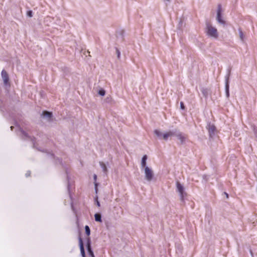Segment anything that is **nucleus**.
I'll return each mask as SVG.
<instances>
[{
  "label": "nucleus",
  "mask_w": 257,
  "mask_h": 257,
  "mask_svg": "<svg viewBox=\"0 0 257 257\" xmlns=\"http://www.w3.org/2000/svg\"><path fill=\"white\" fill-rule=\"evenodd\" d=\"M99 164H100V166L102 168L103 172H107V168H106V165L104 164V163H103V162H100Z\"/></svg>",
  "instance_id": "13"
},
{
  "label": "nucleus",
  "mask_w": 257,
  "mask_h": 257,
  "mask_svg": "<svg viewBox=\"0 0 257 257\" xmlns=\"http://www.w3.org/2000/svg\"><path fill=\"white\" fill-rule=\"evenodd\" d=\"M207 33L208 35L214 38H217L218 33L217 30L215 28L211 26H208L207 27Z\"/></svg>",
  "instance_id": "1"
},
{
  "label": "nucleus",
  "mask_w": 257,
  "mask_h": 257,
  "mask_svg": "<svg viewBox=\"0 0 257 257\" xmlns=\"http://www.w3.org/2000/svg\"><path fill=\"white\" fill-rule=\"evenodd\" d=\"M98 93L101 96H104L105 94V91L103 89L100 90L98 92Z\"/></svg>",
  "instance_id": "16"
},
{
  "label": "nucleus",
  "mask_w": 257,
  "mask_h": 257,
  "mask_svg": "<svg viewBox=\"0 0 257 257\" xmlns=\"http://www.w3.org/2000/svg\"><path fill=\"white\" fill-rule=\"evenodd\" d=\"M27 15L30 17H32L33 16V12L32 11H29L27 12Z\"/></svg>",
  "instance_id": "18"
},
{
  "label": "nucleus",
  "mask_w": 257,
  "mask_h": 257,
  "mask_svg": "<svg viewBox=\"0 0 257 257\" xmlns=\"http://www.w3.org/2000/svg\"><path fill=\"white\" fill-rule=\"evenodd\" d=\"M93 177H94V180L95 181H96V179H97V176H96V175H95H95H94Z\"/></svg>",
  "instance_id": "20"
},
{
  "label": "nucleus",
  "mask_w": 257,
  "mask_h": 257,
  "mask_svg": "<svg viewBox=\"0 0 257 257\" xmlns=\"http://www.w3.org/2000/svg\"><path fill=\"white\" fill-rule=\"evenodd\" d=\"M79 243L81 253L83 256H85V251L83 246V243L82 238L80 237L79 238Z\"/></svg>",
  "instance_id": "7"
},
{
  "label": "nucleus",
  "mask_w": 257,
  "mask_h": 257,
  "mask_svg": "<svg viewBox=\"0 0 257 257\" xmlns=\"http://www.w3.org/2000/svg\"><path fill=\"white\" fill-rule=\"evenodd\" d=\"M224 194H225V196H226V198H228V194L226 193V192H224Z\"/></svg>",
  "instance_id": "21"
},
{
  "label": "nucleus",
  "mask_w": 257,
  "mask_h": 257,
  "mask_svg": "<svg viewBox=\"0 0 257 257\" xmlns=\"http://www.w3.org/2000/svg\"><path fill=\"white\" fill-rule=\"evenodd\" d=\"M147 159V155H144L142 158V166L143 167H146V160Z\"/></svg>",
  "instance_id": "11"
},
{
  "label": "nucleus",
  "mask_w": 257,
  "mask_h": 257,
  "mask_svg": "<svg viewBox=\"0 0 257 257\" xmlns=\"http://www.w3.org/2000/svg\"><path fill=\"white\" fill-rule=\"evenodd\" d=\"M155 134L158 136H161L162 135L161 133L158 130H155Z\"/></svg>",
  "instance_id": "17"
},
{
  "label": "nucleus",
  "mask_w": 257,
  "mask_h": 257,
  "mask_svg": "<svg viewBox=\"0 0 257 257\" xmlns=\"http://www.w3.org/2000/svg\"><path fill=\"white\" fill-rule=\"evenodd\" d=\"M87 248L89 255L91 256V257H95L93 251L92 250L91 248L90 240L89 238H88L87 240Z\"/></svg>",
  "instance_id": "5"
},
{
  "label": "nucleus",
  "mask_w": 257,
  "mask_h": 257,
  "mask_svg": "<svg viewBox=\"0 0 257 257\" xmlns=\"http://www.w3.org/2000/svg\"><path fill=\"white\" fill-rule=\"evenodd\" d=\"M176 186H177V189L178 192L180 194L182 198H183V193H184V187L179 182H177Z\"/></svg>",
  "instance_id": "6"
},
{
  "label": "nucleus",
  "mask_w": 257,
  "mask_h": 257,
  "mask_svg": "<svg viewBox=\"0 0 257 257\" xmlns=\"http://www.w3.org/2000/svg\"><path fill=\"white\" fill-rule=\"evenodd\" d=\"M239 37H240V39L241 40V41H243L244 36L243 32L241 31H239Z\"/></svg>",
  "instance_id": "15"
},
{
  "label": "nucleus",
  "mask_w": 257,
  "mask_h": 257,
  "mask_svg": "<svg viewBox=\"0 0 257 257\" xmlns=\"http://www.w3.org/2000/svg\"><path fill=\"white\" fill-rule=\"evenodd\" d=\"M97 206H98V207H99V206H100V203H99V202L98 201H97Z\"/></svg>",
  "instance_id": "22"
},
{
  "label": "nucleus",
  "mask_w": 257,
  "mask_h": 257,
  "mask_svg": "<svg viewBox=\"0 0 257 257\" xmlns=\"http://www.w3.org/2000/svg\"><path fill=\"white\" fill-rule=\"evenodd\" d=\"M180 107L182 109H185V105L184 104V103L183 102H180Z\"/></svg>",
  "instance_id": "19"
},
{
  "label": "nucleus",
  "mask_w": 257,
  "mask_h": 257,
  "mask_svg": "<svg viewBox=\"0 0 257 257\" xmlns=\"http://www.w3.org/2000/svg\"><path fill=\"white\" fill-rule=\"evenodd\" d=\"M217 21L221 24H225V21L223 20L221 18V5H218V9H217Z\"/></svg>",
  "instance_id": "3"
},
{
  "label": "nucleus",
  "mask_w": 257,
  "mask_h": 257,
  "mask_svg": "<svg viewBox=\"0 0 257 257\" xmlns=\"http://www.w3.org/2000/svg\"><path fill=\"white\" fill-rule=\"evenodd\" d=\"M42 115L44 116H46V117H48L49 119H50L51 118L52 116V114L51 112H48V111H44L43 112Z\"/></svg>",
  "instance_id": "10"
},
{
  "label": "nucleus",
  "mask_w": 257,
  "mask_h": 257,
  "mask_svg": "<svg viewBox=\"0 0 257 257\" xmlns=\"http://www.w3.org/2000/svg\"><path fill=\"white\" fill-rule=\"evenodd\" d=\"M119 54H120V53L118 52V57H119Z\"/></svg>",
  "instance_id": "23"
},
{
  "label": "nucleus",
  "mask_w": 257,
  "mask_h": 257,
  "mask_svg": "<svg viewBox=\"0 0 257 257\" xmlns=\"http://www.w3.org/2000/svg\"><path fill=\"white\" fill-rule=\"evenodd\" d=\"M95 220L96 221L101 222V215L99 213H96L94 215Z\"/></svg>",
  "instance_id": "12"
},
{
  "label": "nucleus",
  "mask_w": 257,
  "mask_h": 257,
  "mask_svg": "<svg viewBox=\"0 0 257 257\" xmlns=\"http://www.w3.org/2000/svg\"><path fill=\"white\" fill-rule=\"evenodd\" d=\"M175 135V133L173 132H168L163 135V139L165 140H167L169 137H171Z\"/></svg>",
  "instance_id": "8"
},
{
  "label": "nucleus",
  "mask_w": 257,
  "mask_h": 257,
  "mask_svg": "<svg viewBox=\"0 0 257 257\" xmlns=\"http://www.w3.org/2000/svg\"><path fill=\"white\" fill-rule=\"evenodd\" d=\"M175 135L177 136L178 139L180 140L182 143H184L187 138L186 136L183 135L181 133H178Z\"/></svg>",
  "instance_id": "9"
},
{
  "label": "nucleus",
  "mask_w": 257,
  "mask_h": 257,
  "mask_svg": "<svg viewBox=\"0 0 257 257\" xmlns=\"http://www.w3.org/2000/svg\"><path fill=\"white\" fill-rule=\"evenodd\" d=\"M2 77L5 85H9V77L7 71L3 70L2 71Z\"/></svg>",
  "instance_id": "4"
},
{
  "label": "nucleus",
  "mask_w": 257,
  "mask_h": 257,
  "mask_svg": "<svg viewBox=\"0 0 257 257\" xmlns=\"http://www.w3.org/2000/svg\"><path fill=\"white\" fill-rule=\"evenodd\" d=\"M85 229L86 234L89 236L90 234V230L88 226L86 225L85 226Z\"/></svg>",
  "instance_id": "14"
},
{
  "label": "nucleus",
  "mask_w": 257,
  "mask_h": 257,
  "mask_svg": "<svg viewBox=\"0 0 257 257\" xmlns=\"http://www.w3.org/2000/svg\"><path fill=\"white\" fill-rule=\"evenodd\" d=\"M145 174L146 179L150 181L152 180L154 174L153 171L148 167H146L145 168Z\"/></svg>",
  "instance_id": "2"
}]
</instances>
